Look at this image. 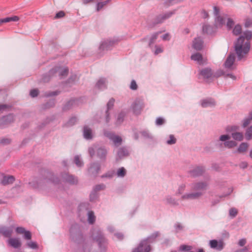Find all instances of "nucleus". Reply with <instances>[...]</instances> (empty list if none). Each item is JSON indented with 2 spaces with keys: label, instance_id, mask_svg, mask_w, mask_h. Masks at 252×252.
Wrapping results in <instances>:
<instances>
[{
  "label": "nucleus",
  "instance_id": "1",
  "mask_svg": "<svg viewBox=\"0 0 252 252\" xmlns=\"http://www.w3.org/2000/svg\"><path fill=\"white\" fill-rule=\"evenodd\" d=\"M252 37L250 31L244 32L238 39L235 44V50L239 60L242 59L249 51L250 45L249 40Z\"/></svg>",
  "mask_w": 252,
  "mask_h": 252
},
{
  "label": "nucleus",
  "instance_id": "2",
  "mask_svg": "<svg viewBox=\"0 0 252 252\" xmlns=\"http://www.w3.org/2000/svg\"><path fill=\"white\" fill-rule=\"evenodd\" d=\"M59 179L52 173L45 172L44 176L38 179L35 182L30 183V185L34 189H43L45 186L50 183L58 184Z\"/></svg>",
  "mask_w": 252,
  "mask_h": 252
},
{
  "label": "nucleus",
  "instance_id": "3",
  "mask_svg": "<svg viewBox=\"0 0 252 252\" xmlns=\"http://www.w3.org/2000/svg\"><path fill=\"white\" fill-rule=\"evenodd\" d=\"M69 238L71 241L79 243L83 240V237L80 226L77 224L71 225L69 229Z\"/></svg>",
  "mask_w": 252,
  "mask_h": 252
},
{
  "label": "nucleus",
  "instance_id": "4",
  "mask_svg": "<svg viewBox=\"0 0 252 252\" xmlns=\"http://www.w3.org/2000/svg\"><path fill=\"white\" fill-rule=\"evenodd\" d=\"M92 237L98 243L101 252H105L107 242L101 231L99 229L94 230L92 233Z\"/></svg>",
  "mask_w": 252,
  "mask_h": 252
},
{
  "label": "nucleus",
  "instance_id": "5",
  "mask_svg": "<svg viewBox=\"0 0 252 252\" xmlns=\"http://www.w3.org/2000/svg\"><path fill=\"white\" fill-rule=\"evenodd\" d=\"M209 184L207 181H200L195 182L191 184V189L192 190L201 192L202 196L204 194L205 190L207 189Z\"/></svg>",
  "mask_w": 252,
  "mask_h": 252
},
{
  "label": "nucleus",
  "instance_id": "6",
  "mask_svg": "<svg viewBox=\"0 0 252 252\" xmlns=\"http://www.w3.org/2000/svg\"><path fill=\"white\" fill-rule=\"evenodd\" d=\"M104 135L111 140L116 147H118L122 144V138L119 135L107 130L104 131Z\"/></svg>",
  "mask_w": 252,
  "mask_h": 252
},
{
  "label": "nucleus",
  "instance_id": "7",
  "mask_svg": "<svg viewBox=\"0 0 252 252\" xmlns=\"http://www.w3.org/2000/svg\"><path fill=\"white\" fill-rule=\"evenodd\" d=\"M151 250V247L147 240H142L138 247L134 249L132 252H149Z\"/></svg>",
  "mask_w": 252,
  "mask_h": 252
},
{
  "label": "nucleus",
  "instance_id": "8",
  "mask_svg": "<svg viewBox=\"0 0 252 252\" xmlns=\"http://www.w3.org/2000/svg\"><path fill=\"white\" fill-rule=\"evenodd\" d=\"M59 73L61 77L66 76L68 73V69L65 67H55L49 71V74L53 75L55 73Z\"/></svg>",
  "mask_w": 252,
  "mask_h": 252
},
{
  "label": "nucleus",
  "instance_id": "9",
  "mask_svg": "<svg viewBox=\"0 0 252 252\" xmlns=\"http://www.w3.org/2000/svg\"><path fill=\"white\" fill-rule=\"evenodd\" d=\"M199 74L207 82L213 80V73L210 68H205L203 69L200 71Z\"/></svg>",
  "mask_w": 252,
  "mask_h": 252
},
{
  "label": "nucleus",
  "instance_id": "10",
  "mask_svg": "<svg viewBox=\"0 0 252 252\" xmlns=\"http://www.w3.org/2000/svg\"><path fill=\"white\" fill-rule=\"evenodd\" d=\"M214 13L216 16V24L217 26H221L225 24V19L220 15V9L217 6L214 7Z\"/></svg>",
  "mask_w": 252,
  "mask_h": 252
},
{
  "label": "nucleus",
  "instance_id": "11",
  "mask_svg": "<svg viewBox=\"0 0 252 252\" xmlns=\"http://www.w3.org/2000/svg\"><path fill=\"white\" fill-rule=\"evenodd\" d=\"M202 196V193L201 192H194L186 193L182 196L181 199L182 200H193L199 198Z\"/></svg>",
  "mask_w": 252,
  "mask_h": 252
},
{
  "label": "nucleus",
  "instance_id": "12",
  "mask_svg": "<svg viewBox=\"0 0 252 252\" xmlns=\"http://www.w3.org/2000/svg\"><path fill=\"white\" fill-rule=\"evenodd\" d=\"M235 60V55L233 53L230 54L227 58L226 61L224 63V66L226 68L230 69L231 70L234 69L233 65Z\"/></svg>",
  "mask_w": 252,
  "mask_h": 252
},
{
  "label": "nucleus",
  "instance_id": "13",
  "mask_svg": "<svg viewBox=\"0 0 252 252\" xmlns=\"http://www.w3.org/2000/svg\"><path fill=\"white\" fill-rule=\"evenodd\" d=\"M118 40H107L104 41L100 46V50H109L115 44L118 42Z\"/></svg>",
  "mask_w": 252,
  "mask_h": 252
},
{
  "label": "nucleus",
  "instance_id": "14",
  "mask_svg": "<svg viewBox=\"0 0 252 252\" xmlns=\"http://www.w3.org/2000/svg\"><path fill=\"white\" fill-rule=\"evenodd\" d=\"M175 13V11H171L167 12L164 15H160L156 17L155 20L154 24H158L163 22L165 20L169 18L172 14Z\"/></svg>",
  "mask_w": 252,
  "mask_h": 252
},
{
  "label": "nucleus",
  "instance_id": "15",
  "mask_svg": "<svg viewBox=\"0 0 252 252\" xmlns=\"http://www.w3.org/2000/svg\"><path fill=\"white\" fill-rule=\"evenodd\" d=\"M83 136L87 140H91L93 138L94 133L93 130L88 126H85L83 127Z\"/></svg>",
  "mask_w": 252,
  "mask_h": 252
},
{
  "label": "nucleus",
  "instance_id": "16",
  "mask_svg": "<svg viewBox=\"0 0 252 252\" xmlns=\"http://www.w3.org/2000/svg\"><path fill=\"white\" fill-rule=\"evenodd\" d=\"M191 59L197 62L199 64H203L206 62V59L203 58L202 55L199 53L191 55Z\"/></svg>",
  "mask_w": 252,
  "mask_h": 252
},
{
  "label": "nucleus",
  "instance_id": "17",
  "mask_svg": "<svg viewBox=\"0 0 252 252\" xmlns=\"http://www.w3.org/2000/svg\"><path fill=\"white\" fill-rule=\"evenodd\" d=\"M203 41L200 37L194 38L192 43V47L196 50H201L203 48Z\"/></svg>",
  "mask_w": 252,
  "mask_h": 252
},
{
  "label": "nucleus",
  "instance_id": "18",
  "mask_svg": "<svg viewBox=\"0 0 252 252\" xmlns=\"http://www.w3.org/2000/svg\"><path fill=\"white\" fill-rule=\"evenodd\" d=\"M0 125L10 124L14 121V116L12 114H9L3 117L0 120Z\"/></svg>",
  "mask_w": 252,
  "mask_h": 252
},
{
  "label": "nucleus",
  "instance_id": "19",
  "mask_svg": "<svg viewBox=\"0 0 252 252\" xmlns=\"http://www.w3.org/2000/svg\"><path fill=\"white\" fill-rule=\"evenodd\" d=\"M221 75H223L225 78L229 77L233 80H236V77L231 73H225L222 70H218L215 74H213V78H218Z\"/></svg>",
  "mask_w": 252,
  "mask_h": 252
},
{
  "label": "nucleus",
  "instance_id": "20",
  "mask_svg": "<svg viewBox=\"0 0 252 252\" xmlns=\"http://www.w3.org/2000/svg\"><path fill=\"white\" fill-rule=\"evenodd\" d=\"M201 105L203 107L205 108L215 106L216 102L213 98H210L202 100Z\"/></svg>",
  "mask_w": 252,
  "mask_h": 252
},
{
  "label": "nucleus",
  "instance_id": "21",
  "mask_svg": "<svg viewBox=\"0 0 252 252\" xmlns=\"http://www.w3.org/2000/svg\"><path fill=\"white\" fill-rule=\"evenodd\" d=\"M205 172V169L203 167H197L190 171L191 176L192 177H197L203 174Z\"/></svg>",
  "mask_w": 252,
  "mask_h": 252
},
{
  "label": "nucleus",
  "instance_id": "22",
  "mask_svg": "<svg viewBox=\"0 0 252 252\" xmlns=\"http://www.w3.org/2000/svg\"><path fill=\"white\" fill-rule=\"evenodd\" d=\"M63 178L66 182L71 184H76L77 183V179L72 175L69 174H65L63 175Z\"/></svg>",
  "mask_w": 252,
  "mask_h": 252
},
{
  "label": "nucleus",
  "instance_id": "23",
  "mask_svg": "<svg viewBox=\"0 0 252 252\" xmlns=\"http://www.w3.org/2000/svg\"><path fill=\"white\" fill-rule=\"evenodd\" d=\"M210 247L213 249H216L220 251L223 249V244L222 242H218L217 240H213L210 241Z\"/></svg>",
  "mask_w": 252,
  "mask_h": 252
},
{
  "label": "nucleus",
  "instance_id": "24",
  "mask_svg": "<svg viewBox=\"0 0 252 252\" xmlns=\"http://www.w3.org/2000/svg\"><path fill=\"white\" fill-rule=\"evenodd\" d=\"M12 228L2 227L0 228V233L5 237H10L12 233Z\"/></svg>",
  "mask_w": 252,
  "mask_h": 252
},
{
  "label": "nucleus",
  "instance_id": "25",
  "mask_svg": "<svg viewBox=\"0 0 252 252\" xmlns=\"http://www.w3.org/2000/svg\"><path fill=\"white\" fill-rule=\"evenodd\" d=\"M115 102V99L113 98H111L108 102L107 104V110L106 112V122L107 123L109 122L110 119H109V114L108 113V111L109 110L111 109L113 106Z\"/></svg>",
  "mask_w": 252,
  "mask_h": 252
},
{
  "label": "nucleus",
  "instance_id": "26",
  "mask_svg": "<svg viewBox=\"0 0 252 252\" xmlns=\"http://www.w3.org/2000/svg\"><path fill=\"white\" fill-rule=\"evenodd\" d=\"M14 181L15 178L13 176H4L1 181V183L4 186H6L12 184Z\"/></svg>",
  "mask_w": 252,
  "mask_h": 252
},
{
  "label": "nucleus",
  "instance_id": "27",
  "mask_svg": "<svg viewBox=\"0 0 252 252\" xmlns=\"http://www.w3.org/2000/svg\"><path fill=\"white\" fill-rule=\"evenodd\" d=\"M97 157L102 159H105L107 154L106 149L103 147H100L96 150Z\"/></svg>",
  "mask_w": 252,
  "mask_h": 252
},
{
  "label": "nucleus",
  "instance_id": "28",
  "mask_svg": "<svg viewBox=\"0 0 252 252\" xmlns=\"http://www.w3.org/2000/svg\"><path fill=\"white\" fill-rule=\"evenodd\" d=\"M128 155V152L127 150L125 148H120L117 152V160L119 159H121L123 157L127 156Z\"/></svg>",
  "mask_w": 252,
  "mask_h": 252
},
{
  "label": "nucleus",
  "instance_id": "29",
  "mask_svg": "<svg viewBox=\"0 0 252 252\" xmlns=\"http://www.w3.org/2000/svg\"><path fill=\"white\" fill-rule=\"evenodd\" d=\"M9 244L14 248H18L21 246V243L17 238H10L8 240Z\"/></svg>",
  "mask_w": 252,
  "mask_h": 252
},
{
  "label": "nucleus",
  "instance_id": "30",
  "mask_svg": "<svg viewBox=\"0 0 252 252\" xmlns=\"http://www.w3.org/2000/svg\"><path fill=\"white\" fill-rule=\"evenodd\" d=\"M100 170V166L97 163H93L90 167L89 171L90 173L94 175H96Z\"/></svg>",
  "mask_w": 252,
  "mask_h": 252
},
{
  "label": "nucleus",
  "instance_id": "31",
  "mask_svg": "<svg viewBox=\"0 0 252 252\" xmlns=\"http://www.w3.org/2000/svg\"><path fill=\"white\" fill-rule=\"evenodd\" d=\"M192 248V247L190 246L183 245L180 247L178 251L171 252H192L191 251Z\"/></svg>",
  "mask_w": 252,
  "mask_h": 252
},
{
  "label": "nucleus",
  "instance_id": "32",
  "mask_svg": "<svg viewBox=\"0 0 252 252\" xmlns=\"http://www.w3.org/2000/svg\"><path fill=\"white\" fill-rule=\"evenodd\" d=\"M249 145L246 143H241L239 148H238L237 152L239 153H243L247 151Z\"/></svg>",
  "mask_w": 252,
  "mask_h": 252
},
{
  "label": "nucleus",
  "instance_id": "33",
  "mask_svg": "<svg viewBox=\"0 0 252 252\" xmlns=\"http://www.w3.org/2000/svg\"><path fill=\"white\" fill-rule=\"evenodd\" d=\"M159 236V233L158 232H155L152 234L149 237H148L147 239H144V240H147V242H148L149 244L150 243L153 242Z\"/></svg>",
  "mask_w": 252,
  "mask_h": 252
},
{
  "label": "nucleus",
  "instance_id": "34",
  "mask_svg": "<svg viewBox=\"0 0 252 252\" xmlns=\"http://www.w3.org/2000/svg\"><path fill=\"white\" fill-rule=\"evenodd\" d=\"M96 86L99 89H105L106 87L105 79L104 78L100 79L97 81Z\"/></svg>",
  "mask_w": 252,
  "mask_h": 252
},
{
  "label": "nucleus",
  "instance_id": "35",
  "mask_svg": "<svg viewBox=\"0 0 252 252\" xmlns=\"http://www.w3.org/2000/svg\"><path fill=\"white\" fill-rule=\"evenodd\" d=\"M232 137L236 140L242 141L243 139V134L241 132H235L232 133Z\"/></svg>",
  "mask_w": 252,
  "mask_h": 252
},
{
  "label": "nucleus",
  "instance_id": "36",
  "mask_svg": "<svg viewBox=\"0 0 252 252\" xmlns=\"http://www.w3.org/2000/svg\"><path fill=\"white\" fill-rule=\"evenodd\" d=\"M161 32H157L153 33L151 37L150 38L149 42V46L151 47L152 45L155 43L156 40H157L158 35Z\"/></svg>",
  "mask_w": 252,
  "mask_h": 252
},
{
  "label": "nucleus",
  "instance_id": "37",
  "mask_svg": "<svg viewBox=\"0 0 252 252\" xmlns=\"http://www.w3.org/2000/svg\"><path fill=\"white\" fill-rule=\"evenodd\" d=\"M142 108V106L139 104L135 103L133 104V111L136 115L140 113Z\"/></svg>",
  "mask_w": 252,
  "mask_h": 252
},
{
  "label": "nucleus",
  "instance_id": "38",
  "mask_svg": "<svg viewBox=\"0 0 252 252\" xmlns=\"http://www.w3.org/2000/svg\"><path fill=\"white\" fill-rule=\"evenodd\" d=\"M75 104L74 100H71L68 101L63 107L64 111H67L71 109Z\"/></svg>",
  "mask_w": 252,
  "mask_h": 252
},
{
  "label": "nucleus",
  "instance_id": "39",
  "mask_svg": "<svg viewBox=\"0 0 252 252\" xmlns=\"http://www.w3.org/2000/svg\"><path fill=\"white\" fill-rule=\"evenodd\" d=\"M88 221L90 223L93 224L94 223L95 220V217L94 215V213L92 211H89L88 213Z\"/></svg>",
  "mask_w": 252,
  "mask_h": 252
},
{
  "label": "nucleus",
  "instance_id": "40",
  "mask_svg": "<svg viewBox=\"0 0 252 252\" xmlns=\"http://www.w3.org/2000/svg\"><path fill=\"white\" fill-rule=\"evenodd\" d=\"M126 173V171L124 167H121L118 169L117 175L119 177H124Z\"/></svg>",
  "mask_w": 252,
  "mask_h": 252
},
{
  "label": "nucleus",
  "instance_id": "41",
  "mask_svg": "<svg viewBox=\"0 0 252 252\" xmlns=\"http://www.w3.org/2000/svg\"><path fill=\"white\" fill-rule=\"evenodd\" d=\"M109 0H103L97 3L96 10L99 11L103 8L109 2Z\"/></svg>",
  "mask_w": 252,
  "mask_h": 252
},
{
  "label": "nucleus",
  "instance_id": "42",
  "mask_svg": "<svg viewBox=\"0 0 252 252\" xmlns=\"http://www.w3.org/2000/svg\"><path fill=\"white\" fill-rule=\"evenodd\" d=\"M19 20V18L18 16H14L12 17H7L3 19H1L3 23H7L11 21H18Z\"/></svg>",
  "mask_w": 252,
  "mask_h": 252
},
{
  "label": "nucleus",
  "instance_id": "43",
  "mask_svg": "<svg viewBox=\"0 0 252 252\" xmlns=\"http://www.w3.org/2000/svg\"><path fill=\"white\" fill-rule=\"evenodd\" d=\"M224 145L228 148H232L237 145V143L234 141H227L224 142Z\"/></svg>",
  "mask_w": 252,
  "mask_h": 252
},
{
  "label": "nucleus",
  "instance_id": "44",
  "mask_svg": "<svg viewBox=\"0 0 252 252\" xmlns=\"http://www.w3.org/2000/svg\"><path fill=\"white\" fill-rule=\"evenodd\" d=\"M74 162L78 167H81L83 165V161L80 159V157L78 155L75 156Z\"/></svg>",
  "mask_w": 252,
  "mask_h": 252
},
{
  "label": "nucleus",
  "instance_id": "45",
  "mask_svg": "<svg viewBox=\"0 0 252 252\" xmlns=\"http://www.w3.org/2000/svg\"><path fill=\"white\" fill-rule=\"evenodd\" d=\"M245 135L246 139L248 140H250L252 138V126H251L247 129Z\"/></svg>",
  "mask_w": 252,
  "mask_h": 252
},
{
  "label": "nucleus",
  "instance_id": "46",
  "mask_svg": "<svg viewBox=\"0 0 252 252\" xmlns=\"http://www.w3.org/2000/svg\"><path fill=\"white\" fill-rule=\"evenodd\" d=\"M166 200L167 203L171 205L175 206L178 204L177 201L171 197H167L166 199Z\"/></svg>",
  "mask_w": 252,
  "mask_h": 252
},
{
  "label": "nucleus",
  "instance_id": "47",
  "mask_svg": "<svg viewBox=\"0 0 252 252\" xmlns=\"http://www.w3.org/2000/svg\"><path fill=\"white\" fill-rule=\"evenodd\" d=\"M176 142V139L173 135H169V139L167 140L166 143L168 145H172L175 144Z\"/></svg>",
  "mask_w": 252,
  "mask_h": 252
},
{
  "label": "nucleus",
  "instance_id": "48",
  "mask_svg": "<svg viewBox=\"0 0 252 252\" xmlns=\"http://www.w3.org/2000/svg\"><path fill=\"white\" fill-rule=\"evenodd\" d=\"M10 106L6 104H0V114L10 109Z\"/></svg>",
  "mask_w": 252,
  "mask_h": 252
},
{
  "label": "nucleus",
  "instance_id": "49",
  "mask_svg": "<svg viewBox=\"0 0 252 252\" xmlns=\"http://www.w3.org/2000/svg\"><path fill=\"white\" fill-rule=\"evenodd\" d=\"M242 28L240 25H237L235 26L233 30V32L234 34L237 35L241 32Z\"/></svg>",
  "mask_w": 252,
  "mask_h": 252
},
{
  "label": "nucleus",
  "instance_id": "50",
  "mask_svg": "<svg viewBox=\"0 0 252 252\" xmlns=\"http://www.w3.org/2000/svg\"><path fill=\"white\" fill-rule=\"evenodd\" d=\"M229 214L230 216L234 218L238 214V210L235 208H232L229 210Z\"/></svg>",
  "mask_w": 252,
  "mask_h": 252
},
{
  "label": "nucleus",
  "instance_id": "51",
  "mask_svg": "<svg viewBox=\"0 0 252 252\" xmlns=\"http://www.w3.org/2000/svg\"><path fill=\"white\" fill-rule=\"evenodd\" d=\"M202 31L204 33H210L211 32V27L209 25H205L203 26Z\"/></svg>",
  "mask_w": 252,
  "mask_h": 252
},
{
  "label": "nucleus",
  "instance_id": "52",
  "mask_svg": "<svg viewBox=\"0 0 252 252\" xmlns=\"http://www.w3.org/2000/svg\"><path fill=\"white\" fill-rule=\"evenodd\" d=\"M124 118V114L123 113H121L119 114L118 116V118H117L116 124L117 125H120V124H121L122 123V122L123 121Z\"/></svg>",
  "mask_w": 252,
  "mask_h": 252
},
{
  "label": "nucleus",
  "instance_id": "53",
  "mask_svg": "<svg viewBox=\"0 0 252 252\" xmlns=\"http://www.w3.org/2000/svg\"><path fill=\"white\" fill-rule=\"evenodd\" d=\"M141 133L143 137H144L146 138H152V135L148 131L143 130L141 132Z\"/></svg>",
  "mask_w": 252,
  "mask_h": 252
},
{
  "label": "nucleus",
  "instance_id": "54",
  "mask_svg": "<svg viewBox=\"0 0 252 252\" xmlns=\"http://www.w3.org/2000/svg\"><path fill=\"white\" fill-rule=\"evenodd\" d=\"M239 128V127L237 126H228L226 128V130L229 132H235Z\"/></svg>",
  "mask_w": 252,
  "mask_h": 252
},
{
  "label": "nucleus",
  "instance_id": "55",
  "mask_svg": "<svg viewBox=\"0 0 252 252\" xmlns=\"http://www.w3.org/2000/svg\"><path fill=\"white\" fill-rule=\"evenodd\" d=\"M165 123V120L163 118L161 117H158L157 119L156 123L158 126H161Z\"/></svg>",
  "mask_w": 252,
  "mask_h": 252
},
{
  "label": "nucleus",
  "instance_id": "56",
  "mask_svg": "<svg viewBox=\"0 0 252 252\" xmlns=\"http://www.w3.org/2000/svg\"><path fill=\"white\" fill-rule=\"evenodd\" d=\"M27 246L32 249H35L38 248L37 245L35 242H30L27 243Z\"/></svg>",
  "mask_w": 252,
  "mask_h": 252
},
{
  "label": "nucleus",
  "instance_id": "57",
  "mask_svg": "<svg viewBox=\"0 0 252 252\" xmlns=\"http://www.w3.org/2000/svg\"><path fill=\"white\" fill-rule=\"evenodd\" d=\"M129 87L132 90H136L137 89L138 86L135 80H133L131 81Z\"/></svg>",
  "mask_w": 252,
  "mask_h": 252
},
{
  "label": "nucleus",
  "instance_id": "58",
  "mask_svg": "<svg viewBox=\"0 0 252 252\" xmlns=\"http://www.w3.org/2000/svg\"><path fill=\"white\" fill-rule=\"evenodd\" d=\"M105 186L103 184L98 185L95 186L94 190L95 191L103 190L105 189Z\"/></svg>",
  "mask_w": 252,
  "mask_h": 252
},
{
  "label": "nucleus",
  "instance_id": "59",
  "mask_svg": "<svg viewBox=\"0 0 252 252\" xmlns=\"http://www.w3.org/2000/svg\"><path fill=\"white\" fill-rule=\"evenodd\" d=\"M230 136H229L227 134L225 135H222L220 137V140L221 141H227V140H228L230 139Z\"/></svg>",
  "mask_w": 252,
  "mask_h": 252
},
{
  "label": "nucleus",
  "instance_id": "60",
  "mask_svg": "<svg viewBox=\"0 0 252 252\" xmlns=\"http://www.w3.org/2000/svg\"><path fill=\"white\" fill-rule=\"evenodd\" d=\"M234 21L232 20V19L228 18L227 19V28L230 29H231L232 26L234 25Z\"/></svg>",
  "mask_w": 252,
  "mask_h": 252
},
{
  "label": "nucleus",
  "instance_id": "61",
  "mask_svg": "<svg viewBox=\"0 0 252 252\" xmlns=\"http://www.w3.org/2000/svg\"><path fill=\"white\" fill-rule=\"evenodd\" d=\"M155 54L158 55L160 53H162L163 51L162 48L161 47L156 45L155 46Z\"/></svg>",
  "mask_w": 252,
  "mask_h": 252
},
{
  "label": "nucleus",
  "instance_id": "62",
  "mask_svg": "<svg viewBox=\"0 0 252 252\" xmlns=\"http://www.w3.org/2000/svg\"><path fill=\"white\" fill-rule=\"evenodd\" d=\"M77 121V119L76 117L71 118L68 122V126H72L74 125Z\"/></svg>",
  "mask_w": 252,
  "mask_h": 252
},
{
  "label": "nucleus",
  "instance_id": "63",
  "mask_svg": "<svg viewBox=\"0 0 252 252\" xmlns=\"http://www.w3.org/2000/svg\"><path fill=\"white\" fill-rule=\"evenodd\" d=\"M38 94V90L37 89H33L31 91L30 95L32 97H35L37 96Z\"/></svg>",
  "mask_w": 252,
  "mask_h": 252
},
{
  "label": "nucleus",
  "instance_id": "64",
  "mask_svg": "<svg viewBox=\"0 0 252 252\" xmlns=\"http://www.w3.org/2000/svg\"><path fill=\"white\" fill-rule=\"evenodd\" d=\"M32 237L31 233L29 231H26L24 233V238L27 240H30Z\"/></svg>",
  "mask_w": 252,
  "mask_h": 252
}]
</instances>
